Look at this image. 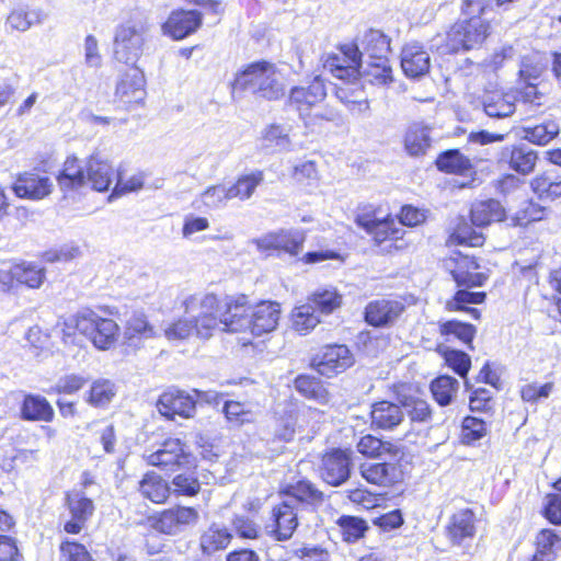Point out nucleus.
Segmentation results:
<instances>
[{"label": "nucleus", "mask_w": 561, "mask_h": 561, "mask_svg": "<svg viewBox=\"0 0 561 561\" xmlns=\"http://www.w3.org/2000/svg\"><path fill=\"white\" fill-rule=\"evenodd\" d=\"M264 182V173L261 170H254L250 173L241 174L234 184L230 185L228 195L231 199L237 198L241 202L250 199L255 193L257 186Z\"/></svg>", "instance_id": "35"}, {"label": "nucleus", "mask_w": 561, "mask_h": 561, "mask_svg": "<svg viewBox=\"0 0 561 561\" xmlns=\"http://www.w3.org/2000/svg\"><path fill=\"white\" fill-rule=\"evenodd\" d=\"M198 518L199 514L195 508L176 506L148 519L150 526L156 530L168 535H176L182 533L187 526L195 525Z\"/></svg>", "instance_id": "8"}, {"label": "nucleus", "mask_w": 561, "mask_h": 561, "mask_svg": "<svg viewBox=\"0 0 561 561\" xmlns=\"http://www.w3.org/2000/svg\"><path fill=\"white\" fill-rule=\"evenodd\" d=\"M280 317V306L275 301H261L251 311L249 330L254 335H262L276 329Z\"/></svg>", "instance_id": "19"}, {"label": "nucleus", "mask_w": 561, "mask_h": 561, "mask_svg": "<svg viewBox=\"0 0 561 561\" xmlns=\"http://www.w3.org/2000/svg\"><path fill=\"white\" fill-rule=\"evenodd\" d=\"M459 381L447 375L438 376L431 382V392L435 401L442 405H448L456 397Z\"/></svg>", "instance_id": "43"}, {"label": "nucleus", "mask_w": 561, "mask_h": 561, "mask_svg": "<svg viewBox=\"0 0 561 561\" xmlns=\"http://www.w3.org/2000/svg\"><path fill=\"white\" fill-rule=\"evenodd\" d=\"M322 479L330 485L339 486L351 474V454L342 449H332L322 457L320 468Z\"/></svg>", "instance_id": "14"}, {"label": "nucleus", "mask_w": 561, "mask_h": 561, "mask_svg": "<svg viewBox=\"0 0 561 561\" xmlns=\"http://www.w3.org/2000/svg\"><path fill=\"white\" fill-rule=\"evenodd\" d=\"M355 222L373 238L377 245L387 241L399 240L403 236L402 228L398 227L394 220L390 218L379 220L369 214H357Z\"/></svg>", "instance_id": "15"}, {"label": "nucleus", "mask_w": 561, "mask_h": 561, "mask_svg": "<svg viewBox=\"0 0 561 561\" xmlns=\"http://www.w3.org/2000/svg\"><path fill=\"white\" fill-rule=\"evenodd\" d=\"M202 23L196 10L173 12L164 24V30L175 39H182L194 33Z\"/></svg>", "instance_id": "26"}, {"label": "nucleus", "mask_w": 561, "mask_h": 561, "mask_svg": "<svg viewBox=\"0 0 561 561\" xmlns=\"http://www.w3.org/2000/svg\"><path fill=\"white\" fill-rule=\"evenodd\" d=\"M335 95L350 111L360 113L368 110V101L365 92L357 85L337 87Z\"/></svg>", "instance_id": "47"}, {"label": "nucleus", "mask_w": 561, "mask_h": 561, "mask_svg": "<svg viewBox=\"0 0 561 561\" xmlns=\"http://www.w3.org/2000/svg\"><path fill=\"white\" fill-rule=\"evenodd\" d=\"M173 492L178 495L194 496L201 490L199 481L192 473H181L173 478Z\"/></svg>", "instance_id": "62"}, {"label": "nucleus", "mask_w": 561, "mask_h": 561, "mask_svg": "<svg viewBox=\"0 0 561 561\" xmlns=\"http://www.w3.org/2000/svg\"><path fill=\"white\" fill-rule=\"evenodd\" d=\"M185 312L192 317L195 335L209 339L222 325L219 300L214 294H195L184 301Z\"/></svg>", "instance_id": "5"}, {"label": "nucleus", "mask_w": 561, "mask_h": 561, "mask_svg": "<svg viewBox=\"0 0 561 561\" xmlns=\"http://www.w3.org/2000/svg\"><path fill=\"white\" fill-rule=\"evenodd\" d=\"M359 473L368 483L378 486H391L402 480L401 469L393 462H364Z\"/></svg>", "instance_id": "18"}, {"label": "nucleus", "mask_w": 561, "mask_h": 561, "mask_svg": "<svg viewBox=\"0 0 561 561\" xmlns=\"http://www.w3.org/2000/svg\"><path fill=\"white\" fill-rule=\"evenodd\" d=\"M354 45L359 47L362 60L376 59L378 62H386L390 53V39L378 30L365 32L358 43H354Z\"/></svg>", "instance_id": "20"}, {"label": "nucleus", "mask_w": 561, "mask_h": 561, "mask_svg": "<svg viewBox=\"0 0 561 561\" xmlns=\"http://www.w3.org/2000/svg\"><path fill=\"white\" fill-rule=\"evenodd\" d=\"M232 527L237 535L244 539H255L260 534V526L245 515H236L232 519Z\"/></svg>", "instance_id": "63"}, {"label": "nucleus", "mask_w": 561, "mask_h": 561, "mask_svg": "<svg viewBox=\"0 0 561 561\" xmlns=\"http://www.w3.org/2000/svg\"><path fill=\"white\" fill-rule=\"evenodd\" d=\"M16 282L25 284L31 288H38L45 278V271L32 263H22L14 265Z\"/></svg>", "instance_id": "55"}, {"label": "nucleus", "mask_w": 561, "mask_h": 561, "mask_svg": "<svg viewBox=\"0 0 561 561\" xmlns=\"http://www.w3.org/2000/svg\"><path fill=\"white\" fill-rule=\"evenodd\" d=\"M485 299L484 293H473L466 289H459L453 299L446 302V308L450 311L461 310L468 312L472 318L479 319L480 312L477 308L467 307V305H477Z\"/></svg>", "instance_id": "45"}, {"label": "nucleus", "mask_w": 561, "mask_h": 561, "mask_svg": "<svg viewBox=\"0 0 561 561\" xmlns=\"http://www.w3.org/2000/svg\"><path fill=\"white\" fill-rule=\"evenodd\" d=\"M148 451H150L146 456L148 463L163 470H173L187 462V454L179 438H168L160 443L156 450L147 449L146 453Z\"/></svg>", "instance_id": "13"}, {"label": "nucleus", "mask_w": 561, "mask_h": 561, "mask_svg": "<svg viewBox=\"0 0 561 561\" xmlns=\"http://www.w3.org/2000/svg\"><path fill=\"white\" fill-rule=\"evenodd\" d=\"M400 64L408 78L419 79L430 71L431 57L421 44L413 42L403 46Z\"/></svg>", "instance_id": "17"}, {"label": "nucleus", "mask_w": 561, "mask_h": 561, "mask_svg": "<svg viewBox=\"0 0 561 561\" xmlns=\"http://www.w3.org/2000/svg\"><path fill=\"white\" fill-rule=\"evenodd\" d=\"M323 67L337 79L353 82L359 77L363 67L359 47L354 44L341 46L339 53L328 56Z\"/></svg>", "instance_id": "7"}, {"label": "nucleus", "mask_w": 561, "mask_h": 561, "mask_svg": "<svg viewBox=\"0 0 561 561\" xmlns=\"http://www.w3.org/2000/svg\"><path fill=\"white\" fill-rule=\"evenodd\" d=\"M327 96L323 80L316 77L308 87H295L289 94V105L293 106L304 121L312 113V108Z\"/></svg>", "instance_id": "10"}, {"label": "nucleus", "mask_w": 561, "mask_h": 561, "mask_svg": "<svg viewBox=\"0 0 561 561\" xmlns=\"http://www.w3.org/2000/svg\"><path fill=\"white\" fill-rule=\"evenodd\" d=\"M545 207L533 201H525L512 220L515 226H526L533 221L541 220L545 216Z\"/></svg>", "instance_id": "59"}, {"label": "nucleus", "mask_w": 561, "mask_h": 561, "mask_svg": "<svg viewBox=\"0 0 561 561\" xmlns=\"http://www.w3.org/2000/svg\"><path fill=\"white\" fill-rule=\"evenodd\" d=\"M407 307L402 299L383 296L369 301L364 310V319L374 328H391L404 313Z\"/></svg>", "instance_id": "6"}, {"label": "nucleus", "mask_w": 561, "mask_h": 561, "mask_svg": "<svg viewBox=\"0 0 561 561\" xmlns=\"http://www.w3.org/2000/svg\"><path fill=\"white\" fill-rule=\"evenodd\" d=\"M157 408L163 416L170 420L175 415L188 419L195 413L196 399L184 390L171 388L160 396Z\"/></svg>", "instance_id": "12"}, {"label": "nucleus", "mask_w": 561, "mask_h": 561, "mask_svg": "<svg viewBox=\"0 0 561 561\" xmlns=\"http://www.w3.org/2000/svg\"><path fill=\"white\" fill-rule=\"evenodd\" d=\"M66 504L73 519L87 522L94 512L92 500L80 491L68 492L66 494Z\"/></svg>", "instance_id": "46"}, {"label": "nucleus", "mask_w": 561, "mask_h": 561, "mask_svg": "<svg viewBox=\"0 0 561 561\" xmlns=\"http://www.w3.org/2000/svg\"><path fill=\"white\" fill-rule=\"evenodd\" d=\"M170 495V486L160 477L145 474L142 478V496L153 503H163Z\"/></svg>", "instance_id": "54"}, {"label": "nucleus", "mask_w": 561, "mask_h": 561, "mask_svg": "<svg viewBox=\"0 0 561 561\" xmlns=\"http://www.w3.org/2000/svg\"><path fill=\"white\" fill-rule=\"evenodd\" d=\"M280 495L283 500L300 511L306 505L320 503L323 499V493L307 480H299L296 483L288 484L280 492Z\"/></svg>", "instance_id": "25"}, {"label": "nucleus", "mask_w": 561, "mask_h": 561, "mask_svg": "<svg viewBox=\"0 0 561 561\" xmlns=\"http://www.w3.org/2000/svg\"><path fill=\"white\" fill-rule=\"evenodd\" d=\"M261 140L264 148L273 150H287L291 145L289 128L279 124L266 126L262 130Z\"/></svg>", "instance_id": "42"}, {"label": "nucleus", "mask_w": 561, "mask_h": 561, "mask_svg": "<svg viewBox=\"0 0 561 561\" xmlns=\"http://www.w3.org/2000/svg\"><path fill=\"white\" fill-rule=\"evenodd\" d=\"M484 113L492 118H505L513 115L517 106L514 91H486L482 98Z\"/></svg>", "instance_id": "21"}, {"label": "nucleus", "mask_w": 561, "mask_h": 561, "mask_svg": "<svg viewBox=\"0 0 561 561\" xmlns=\"http://www.w3.org/2000/svg\"><path fill=\"white\" fill-rule=\"evenodd\" d=\"M451 262L455 263L451 275L459 287L483 285L486 277L484 274L476 272L479 268V264L476 262L474 257L459 254L455 259H451Z\"/></svg>", "instance_id": "27"}, {"label": "nucleus", "mask_w": 561, "mask_h": 561, "mask_svg": "<svg viewBox=\"0 0 561 561\" xmlns=\"http://www.w3.org/2000/svg\"><path fill=\"white\" fill-rule=\"evenodd\" d=\"M222 412L231 426H241L255 420V414L249 404L239 401H226Z\"/></svg>", "instance_id": "50"}, {"label": "nucleus", "mask_w": 561, "mask_h": 561, "mask_svg": "<svg viewBox=\"0 0 561 561\" xmlns=\"http://www.w3.org/2000/svg\"><path fill=\"white\" fill-rule=\"evenodd\" d=\"M232 538L231 533L217 524H213L201 537V548L204 553L211 554L226 549Z\"/></svg>", "instance_id": "40"}, {"label": "nucleus", "mask_w": 561, "mask_h": 561, "mask_svg": "<svg viewBox=\"0 0 561 561\" xmlns=\"http://www.w3.org/2000/svg\"><path fill=\"white\" fill-rule=\"evenodd\" d=\"M461 11L468 18L456 22L450 27L445 36V43L438 44V42L444 39L442 36L433 39V46L442 55L479 48L488 37L490 26L481 19L483 13L466 12L463 5Z\"/></svg>", "instance_id": "2"}, {"label": "nucleus", "mask_w": 561, "mask_h": 561, "mask_svg": "<svg viewBox=\"0 0 561 561\" xmlns=\"http://www.w3.org/2000/svg\"><path fill=\"white\" fill-rule=\"evenodd\" d=\"M116 396V387L108 379H98L92 382L90 390L84 393V401L93 408H106Z\"/></svg>", "instance_id": "38"}, {"label": "nucleus", "mask_w": 561, "mask_h": 561, "mask_svg": "<svg viewBox=\"0 0 561 561\" xmlns=\"http://www.w3.org/2000/svg\"><path fill=\"white\" fill-rule=\"evenodd\" d=\"M233 89L250 91L267 100H277L285 94L282 73L275 65L265 60L252 62L239 72L234 79Z\"/></svg>", "instance_id": "4"}, {"label": "nucleus", "mask_w": 561, "mask_h": 561, "mask_svg": "<svg viewBox=\"0 0 561 561\" xmlns=\"http://www.w3.org/2000/svg\"><path fill=\"white\" fill-rule=\"evenodd\" d=\"M435 163L438 170L451 174L467 175L473 170L470 159L463 156L458 149L442 152Z\"/></svg>", "instance_id": "33"}, {"label": "nucleus", "mask_w": 561, "mask_h": 561, "mask_svg": "<svg viewBox=\"0 0 561 561\" xmlns=\"http://www.w3.org/2000/svg\"><path fill=\"white\" fill-rule=\"evenodd\" d=\"M537 160V151L525 145L505 147L500 153V161L507 163L512 170L520 174L531 173Z\"/></svg>", "instance_id": "24"}, {"label": "nucleus", "mask_w": 561, "mask_h": 561, "mask_svg": "<svg viewBox=\"0 0 561 561\" xmlns=\"http://www.w3.org/2000/svg\"><path fill=\"white\" fill-rule=\"evenodd\" d=\"M357 451L364 456L379 458L389 455L397 458L400 449L389 442H382L373 435L363 436L356 445Z\"/></svg>", "instance_id": "41"}, {"label": "nucleus", "mask_w": 561, "mask_h": 561, "mask_svg": "<svg viewBox=\"0 0 561 561\" xmlns=\"http://www.w3.org/2000/svg\"><path fill=\"white\" fill-rule=\"evenodd\" d=\"M300 510L287 503L282 502L273 508L274 528L273 536L278 541H285L293 537L298 526V514Z\"/></svg>", "instance_id": "23"}, {"label": "nucleus", "mask_w": 561, "mask_h": 561, "mask_svg": "<svg viewBox=\"0 0 561 561\" xmlns=\"http://www.w3.org/2000/svg\"><path fill=\"white\" fill-rule=\"evenodd\" d=\"M514 93L517 95V103L525 108L526 113L536 112L547 101L545 93L539 91L537 84L533 82H528Z\"/></svg>", "instance_id": "52"}, {"label": "nucleus", "mask_w": 561, "mask_h": 561, "mask_svg": "<svg viewBox=\"0 0 561 561\" xmlns=\"http://www.w3.org/2000/svg\"><path fill=\"white\" fill-rule=\"evenodd\" d=\"M53 183L47 176L33 172L20 174L13 184L16 196L28 199H42L50 194Z\"/></svg>", "instance_id": "22"}, {"label": "nucleus", "mask_w": 561, "mask_h": 561, "mask_svg": "<svg viewBox=\"0 0 561 561\" xmlns=\"http://www.w3.org/2000/svg\"><path fill=\"white\" fill-rule=\"evenodd\" d=\"M291 318L294 329L301 334H307L320 322L319 317L316 314L314 307L309 302L296 307Z\"/></svg>", "instance_id": "51"}, {"label": "nucleus", "mask_w": 561, "mask_h": 561, "mask_svg": "<svg viewBox=\"0 0 561 561\" xmlns=\"http://www.w3.org/2000/svg\"><path fill=\"white\" fill-rule=\"evenodd\" d=\"M309 300L316 311L329 314L341 306L342 296L334 288H323L314 291Z\"/></svg>", "instance_id": "49"}, {"label": "nucleus", "mask_w": 561, "mask_h": 561, "mask_svg": "<svg viewBox=\"0 0 561 561\" xmlns=\"http://www.w3.org/2000/svg\"><path fill=\"white\" fill-rule=\"evenodd\" d=\"M337 525L341 529L342 538L346 542H355L368 530L367 523L356 516H341L337 519Z\"/></svg>", "instance_id": "53"}, {"label": "nucleus", "mask_w": 561, "mask_h": 561, "mask_svg": "<svg viewBox=\"0 0 561 561\" xmlns=\"http://www.w3.org/2000/svg\"><path fill=\"white\" fill-rule=\"evenodd\" d=\"M65 561H94L87 548L76 541H65L60 546Z\"/></svg>", "instance_id": "64"}, {"label": "nucleus", "mask_w": 561, "mask_h": 561, "mask_svg": "<svg viewBox=\"0 0 561 561\" xmlns=\"http://www.w3.org/2000/svg\"><path fill=\"white\" fill-rule=\"evenodd\" d=\"M370 419L373 426L381 430H392L403 421V412L398 404L380 401L373 404Z\"/></svg>", "instance_id": "28"}, {"label": "nucleus", "mask_w": 561, "mask_h": 561, "mask_svg": "<svg viewBox=\"0 0 561 561\" xmlns=\"http://www.w3.org/2000/svg\"><path fill=\"white\" fill-rule=\"evenodd\" d=\"M277 250L297 255L302 250L305 233L301 230H280L277 232Z\"/></svg>", "instance_id": "57"}, {"label": "nucleus", "mask_w": 561, "mask_h": 561, "mask_svg": "<svg viewBox=\"0 0 561 561\" xmlns=\"http://www.w3.org/2000/svg\"><path fill=\"white\" fill-rule=\"evenodd\" d=\"M471 221L476 227H485L505 218V209L496 199L477 202L471 207Z\"/></svg>", "instance_id": "29"}, {"label": "nucleus", "mask_w": 561, "mask_h": 561, "mask_svg": "<svg viewBox=\"0 0 561 561\" xmlns=\"http://www.w3.org/2000/svg\"><path fill=\"white\" fill-rule=\"evenodd\" d=\"M21 416L27 421L50 422L54 419V410L46 398L38 394H27L21 407Z\"/></svg>", "instance_id": "31"}, {"label": "nucleus", "mask_w": 561, "mask_h": 561, "mask_svg": "<svg viewBox=\"0 0 561 561\" xmlns=\"http://www.w3.org/2000/svg\"><path fill=\"white\" fill-rule=\"evenodd\" d=\"M486 434V424L484 421L467 416L461 425V442L466 445H471L481 439Z\"/></svg>", "instance_id": "58"}, {"label": "nucleus", "mask_w": 561, "mask_h": 561, "mask_svg": "<svg viewBox=\"0 0 561 561\" xmlns=\"http://www.w3.org/2000/svg\"><path fill=\"white\" fill-rule=\"evenodd\" d=\"M408 390L409 388L404 385L398 387L397 398L400 404L405 409L412 421H428L431 419V409L428 403L419 397L408 393Z\"/></svg>", "instance_id": "32"}, {"label": "nucleus", "mask_w": 561, "mask_h": 561, "mask_svg": "<svg viewBox=\"0 0 561 561\" xmlns=\"http://www.w3.org/2000/svg\"><path fill=\"white\" fill-rule=\"evenodd\" d=\"M560 133V125L552 119L522 128V138L537 146H546Z\"/></svg>", "instance_id": "36"}, {"label": "nucleus", "mask_w": 561, "mask_h": 561, "mask_svg": "<svg viewBox=\"0 0 561 561\" xmlns=\"http://www.w3.org/2000/svg\"><path fill=\"white\" fill-rule=\"evenodd\" d=\"M391 73L389 60L386 58V62H378L376 59L363 60L359 76L367 77L371 83L385 85L392 82Z\"/></svg>", "instance_id": "48"}, {"label": "nucleus", "mask_w": 561, "mask_h": 561, "mask_svg": "<svg viewBox=\"0 0 561 561\" xmlns=\"http://www.w3.org/2000/svg\"><path fill=\"white\" fill-rule=\"evenodd\" d=\"M476 331L477 330L472 324L460 322L457 320L446 321L442 323L439 327V332L442 335H454L456 339L461 341L463 344L469 345L471 348V343L474 337Z\"/></svg>", "instance_id": "56"}, {"label": "nucleus", "mask_w": 561, "mask_h": 561, "mask_svg": "<svg viewBox=\"0 0 561 561\" xmlns=\"http://www.w3.org/2000/svg\"><path fill=\"white\" fill-rule=\"evenodd\" d=\"M140 47V33L135 23L122 24L116 28L114 38L115 58L131 68L125 72L118 82L116 92L127 96L138 91V50Z\"/></svg>", "instance_id": "3"}, {"label": "nucleus", "mask_w": 561, "mask_h": 561, "mask_svg": "<svg viewBox=\"0 0 561 561\" xmlns=\"http://www.w3.org/2000/svg\"><path fill=\"white\" fill-rule=\"evenodd\" d=\"M560 548V537L553 530L542 529L536 537V552L529 561H553Z\"/></svg>", "instance_id": "39"}, {"label": "nucleus", "mask_w": 561, "mask_h": 561, "mask_svg": "<svg viewBox=\"0 0 561 561\" xmlns=\"http://www.w3.org/2000/svg\"><path fill=\"white\" fill-rule=\"evenodd\" d=\"M78 331L87 336L99 350H108L116 342L118 325L112 319L102 318L88 310L64 320L61 333L65 343H73V335Z\"/></svg>", "instance_id": "1"}, {"label": "nucleus", "mask_w": 561, "mask_h": 561, "mask_svg": "<svg viewBox=\"0 0 561 561\" xmlns=\"http://www.w3.org/2000/svg\"><path fill=\"white\" fill-rule=\"evenodd\" d=\"M219 307L221 308L222 331L242 332L249 330L253 307L248 306L245 296L238 297L234 300L219 301Z\"/></svg>", "instance_id": "9"}, {"label": "nucleus", "mask_w": 561, "mask_h": 561, "mask_svg": "<svg viewBox=\"0 0 561 561\" xmlns=\"http://www.w3.org/2000/svg\"><path fill=\"white\" fill-rule=\"evenodd\" d=\"M451 238L459 244H468L470 247L482 245L483 236L477 232L468 222L461 220L455 228Z\"/></svg>", "instance_id": "61"}, {"label": "nucleus", "mask_w": 561, "mask_h": 561, "mask_svg": "<svg viewBox=\"0 0 561 561\" xmlns=\"http://www.w3.org/2000/svg\"><path fill=\"white\" fill-rule=\"evenodd\" d=\"M113 169L98 156H91L88 161V179L92 188L99 192L106 191L113 181Z\"/></svg>", "instance_id": "37"}, {"label": "nucleus", "mask_w": 561, "mask_h": 561, "mask_svg": "<svg viewBox=\"0 0 561 561\" xmlns=\"http://www.w3.org/2000/svg\"><path fill=\"white\" fill-rule=\"evenodd\" d=\"M229 188L225 185L209 186L201 194V202L207 208H219L230 201Z\"/></svg>", "instance_id": "60"}, {"label": "nucleus", "mask_w": 561, "mask_h": 561, "mask_svg": "<svg viewBox=\"0 0 561 561\" xmlns=\"http://www.w3.org/2000/svg\"><path fill=\"white\" fill-rule=\"evenodd\" d=\"M476 515L469 510L456 512L449 519L446 533L454 546L468 547L476 536Z\"/></svg>", "instance_id": "16"}, {"label": "nucleus", "mask_w": 561, "mask_h": 561, "mask_svg": "<svg viewBox=\"0 0 561 561\" xmlns=\"http://www.w3.org/2000/svg\"><path fill=\"white\" fill-rule=\"evenodd\" d=\"M295 387L304 397L312 399L320 404H327L330 400L328 390L316 377L298 376L295 380Z\"/></svg>", "instance_id": "44"}, {"label": "nucleus", "mask_w": 561, "mask_h": 561, "mask_svg": "<svg viewBox=\"0 0 561 561\" xmlns=\"http://www.w3.org/2000/svg\"><path fill=\"white\" fill-rule=\"evenodd\" d=\"M430 128L421 123L410 125L404 137V147L410 156L419 157L431 147Z\"/></svg>", "instance_id": "34"}, {"label": "nucleus", "mask_w": 561, "mask_h": 561, "mask_svg": "<svg viewBox=\"0 0 561 561\" xmlns=\"http://www.w3.org/2000/svg\"><path fill=\"white\" fill-rule=\"evenodd\" d=\"M354 364V357L346 345H328L318 359L313 360L317 371L331 378L345 371Z\"/></svg>", "instance_id": "11"}, {"label": "nucleus", "mask_w": 561, "mask_h": 561, "mask_svg": "<svg viewBox=\"0 0 561 561\" xmlns=\"http://www.w3.org/2000/svg\"><path fill=\"white\" fill-rule=\"evenodd\" d=\"M57 182L64 192L79 191L87 184V178L83 167L78 158L68 157L64 163V169L57 178Z\"/></svg>", "instance_id": "30"}]
</instances>
